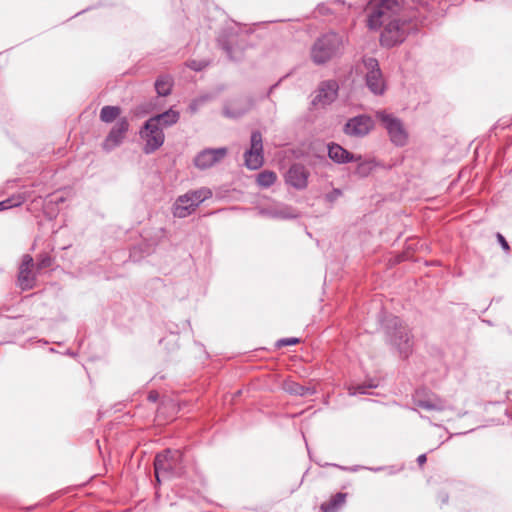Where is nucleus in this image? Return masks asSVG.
Masks as SVG:
<instances>
[{
  "instance_id": "1",
  "label": "nucleus",
  "mask_w": 512,
  "mask_h": 512,
  "mask_svg": "<svg viewBox=\"0 0 512 512\" xmlns=\"http://www.w3.org/2000/svg\"><path fill=\"white\" fill-rule=\"evenodd\" d=\"M398 0H371L367 6L368 26L379 29L382 24L400 18Z\"/></svg>"
},
{
  "instance_id": "2",
  "label": "nucleus",
  "mask_w": 512,
  "mask_h": 512,
  "mask_svg": "<svg viewBox=\"0 0 512 512\" xmlns=\"http://www.w3.org/2000/svg\"><path fill=\"white\" fill-rule=\"evenodd\" d=\"M344 37L327 33L319 37L311 47V58L316 64H323L337 55L344 47Z\"/></svg>"
},
{
  "instance_id": "3",
  "label": "nucleus",
  "mask_w": 512,
  "mask_h": 512,
  "mask_svg": "<svg viewBox=\"0 0 512 512\" xmlns=\"http://www.w3.org/2000/svg\"><path fill=\"white\" fill-rule=\"evenodd\" d=\"M182 453L178 450H167L155 458L154 469L158 483L182 472Z\"/></svg>"
},
{
  "instance_id": "4",
  "label": "nucleus",
  "mask_w": 512,
  "mask_h": 512,
  "mask_svg": "<svg viewBox=\"0 0 512 512\" xmlns=\"http://www.w3.org/2000/svg\"><path fill=\"white\" fill-rule=\"evenodd\" d=\"M211 196L212 191L205 187L189 191L175 200L172 213L175 217L185 218L191 215L202 202Z\"/></svg>"
},
{
  "instance_id": "5",
  "label": "nucleus",
  "mask_w": 512,
  "mask_h": 512,
  "mask_svg": "<svg viewBox=\"0 0 512 512\" xmlns=\"http://www.w3.org/2000/svg\"><path fill=\"white\" fill-rule=\"evenodd\" d=\"M376 119L387 131L391 142L397 146H404L408 142L409 134L403 122L395 115L385 110L376 112Z\"/></svg>"
},
{
  "instance_id": "6",
  "label": "nucleus",
  "mask_w": 512,
  "mask_h": 512,
  "mask_svg": "<svg viewBox=\"0 0 512 512\" xmlns=\"http://www.w3.org/2000/svg\"><path fill=\"white\" fill-rule=\"evenodd\" d=\"M366 85L375 95H382L385 92L386 85L378 61L374 58L363 60Z\"/></svg>"
},
{
  "instance_id": "7",
  "label": "nucleus",
  "mask_w": 512,
  "mask_h": 512,
  "mask_svg": "<svg viewBox=\"0 0 512 512\" xmlns=\"http://www.w3.org/2000/svg\"><path fill=\"white\" fill-rule=\"evenodd\" d=\"M156 119H149L143 129L140 131V136L144 141L143 151L146 154L153 153L159 149L164 143V133L160 126L155 124Z\"/></svg>"
},
{
  "instance_id": "8",
  "label": "nucleus",
  "mask_w": 512,
  "mask_h": 512,
  "mask_svg": "<svg viewBox=\"0 0 512 512\" xmlns=\"http://www.w3.org/2000/svg\"><path fill=\"white\" fill-rule=\"evenodd\" d=\"M380 41L383 46L393 47L404 41L406 37L405 21L402 17L382 24Z\"/></svg>"
},
{
  "instance_id": "9",
  "label": "nucleus",
  "mask_w": 512,
  "mask_h": 512,
  "mask_svg": "<svg viewBox=\"0 0 512 512\" xmlns=\"http://www.w3.org/2000/svg\"><path fill=\"white\" fill-rule=\"evenodd\" d=\"M245 165L251 170L259 169L264 162L262 136L259 132L251 135L250 149L245 152Z\"/></svg>"
},
{
  "instance_id": "10",
  "label": "nucleus",
  "mask_w": 512,
  "mask_h": 512,
  "mask_svg": "<svg viewBox=\"0 0 512 512\" xmlns=\"http://www.w3.org/2000/svg\"><path fill=\"white\" fill-rule=\"evenodd\" d=\"M395 331L391 335V343L398 350L401 357H408L412 351V340L406 327L399 324L397 318L393 319Z\"/></svg>"
},
{
  "instance_id": "11",
  "label": "nucleus",
  "mask_w": 512,
  "mask_h": 512,
  "mask_svg": "<svg viewBox=\"0 0 512 512\" xmlns=\"http://www.w3.org/2000/svg\"><path fill=\"white\" fill-rule=\"evenodd\" d=\"M226 155L227 149L224 147L204 149L195 156L194 165L200 170L209 169L224 159Z\"/></svg>"
},
{
  "instance_id": "12",
  "label": "nucleus",
  "mask_w": 512,
  "mask_h": 512,
  "mask_svg": "<svg viewBox=\"0 0 512 512\" xmlns=\"http://www.w3.org/2000/svg\"><path fill=\"white\" fill-rule=\"evenodd\" d=\"M374 127V122L371 117L360 115L353 117L347 121L344 126L345 134L352 137L366 136Z\"/></svg>"
},
{
  "instance_id": "13",
  "label": "nucleus",
  "mask_w": 512,
  "mask_h": 512,
  "mask_svg": "<svg viewBox=\"0 0 512 512\" xmlns=\"http://www.w3.org/2000/svg\"><path fill=\"white\" fill-rule=\"evenodd\" d=\"M129 123L125 118L118 120L104 140L102 147L111 151L122 144L128 131Z\"/></svg>"
},
{
  "instance_id": "14",
  "label": "nucleus",
  "mask_w": 512,
  "mask_h": 512,
  "mask_svg": "<svg viewBox=\"0 0 512 512\" xmlns=\"http://www.w3.org/2000/svg\"><path fill=\"white\" fill-rule=\"evenodd\" d=\"M338 85L335 81L323 82L312 100L316 107H325L331 104L337 97Z\"/></svg>"
},
{
  "instance_id": "15",
  "label": "nucleus",
  "mask_w": 512,
  "mask_h": 512,
  "mask_svg": "<svg viewBox=\"0 0 512 512\" xmlns=\"http://www.w3.org/2000/svg\"><path fill=\"white\" fill-rule=\"evenodd\" d=\"M33 258L30 255H24L19 269L18 283L21 289H31L35 283V275L32 271Z\"/></svg>"
},
{
  "instance_id": "16",
  "label": "nucleus",
  "mask_w": 512,
  "mask_h": 512,
  "mask_svg": "<svg viewBox=\"0 0 512 512\" xmlns=\"http://www.w3.org/2000/svg\"><path fill=\"white\" fill-rule=\"evenodd\" d=\"M309 173L306 168L302 165H293L287 171L285 179L286 183L293 186L296 189H304L308 183Z\"/></svg>"
},
{
  "instance_id": "17",
  "label": "nucleus",
  "mask_w": 512,
  "mask_h": 512,
  "mask_svg": "<svg viewBox=\"0 0 512 512\" xmlns=\"http://www.w3.org/2000/svg\"><path fill=\"white\" fill-rule=\"evenodd\" d=\"M328 156L336 163L344 164L352 161H359L361 156H355L338 144L328 146Z\"/></svg>"
},
{
  "instance_id": "18",
  "label": "nucleus",
  "mask_w": 512,
  "mask_h": 512,
  "mask_svg": "<svg viewBox=\"0 0 512 512\" xmlns=\"http://www.w3.org/2000/svg\"><path fill=\"white\" fill-rule=\"evenodd\" d=\"M251 106L252 103L248 99H236L225 105L223 114L229 118H237L246 113Z\"/></svg>"
},
{
  "instance_id": "19",
  "label": "nucleus",
  "mask_w": 512,
  "mask_h": 512,
  "mask_svg": "<svg viewBox=\"0 0 512 512\" xmlns=\"http://www.w3.org/2000/svg\"><path fill=\"white\" fill-rule=\"evenodd\" d=\"M150 119H156L155 124L158 126L166 127L175 124L179 119V113L175 110H168L162 114L151 117Z\"/></svg>"
},
{
  "instance_id": "20",
  "label": "nucleus",
  "mask_w": 512,
  "mask_h": 512,
  "mask_svg": "<svg viewBox=\"0 0 512 512\" xmlns=\"http://www.w3.org/2000/svg\"><path fill=\"white\" fill-rule=\"evenodd\" d=\"M417 405L425 410H428V411H431V410L442 411V410H445L448 408V405L446 404V402L437 397L419 401Z\"/></svg>"
},
{
  "instance_id": "21",
  "label": "nucleus",
  "mask_w": 512,
  "mask_h": 512,
  "mask_svg": "<svg viewBox=\"0 0 512 512\" xmlns=\"http://www.w3.org/2000/svg\"><path fill=\"white\" fill-rule=\"evenodd\" d=\"M355 174L361 178L369 176L376 168L377 163L374 160H359L357 161Z\"/></svg>"
},
{
  "instance_id": "22",
  "label": "nucleus",
  "mask_w": 512,
  "mask_h": 512,
  "mask_svg": "<svg viewBox=\"0 0 512 512\" xmlns=\"http://www.w3.org/2000/svg\"><path fill=\"white\" fill-rule=\"evenodd\" d=\"M346 496L347 495L345 493L336 494L328 503L321 505L322 512H335L345 503Z\"/></svg>"
},
{
  "instance_id": "23",
  "label": "nucleus",
  "mask_w": 512,
  "mask_h": 512,
  "mask_svg": "<svg viewBox=\"0 0 512 512\" xmlns=\"http://www.w3.org/2000/svg\"><path fill=\"white\" fill-rule=\"evenodd\" d=\"M172 79L169 76H160L155 82V89L160 96H167L171 92Z\"/></svg>"
},
{
  "instance_id": "24",
  "label": "nucleus",
  "mask_w": 512,
  "mask_h": 512,
  "mask_svg": "<svg viewBox=\"0 0 512 512\" xmlns=\"http://www.w3.org/2000/svg\"><path fill=\"white\" fill-rule=\"evenodd\" d=\"M120 108L116 106H104L100 112V119L103 122H113L120 115Z\"/></svg>"
},
{
  "instance_id": "25",
  "label": "nucleus",
  "mask_w": 512,
  "mask_h": 512,
  "mask_svg": "<svg viewBox=\"0 0 512 512\" xmlns=\"http://www.w3.org/2000/svg\"><path fill=\"white\" fill-rule=\"evenodd\" d=\"M277 179V176L272 171H263L257 176V183L263 188L272 186Z\"/></svg>"
},
{
  "instance_id": "26",
  "label": "nucleus",
  "mask_w": 512,
  "mask_h": 512,
  "mask_svg": "<svg viewBox=\"0 0 512 512\" xmlns=\"http://www.w3.org/2000/svg\"><path fill=\"white\" fill-rule=\"evenodd\" d=\"M25 201V197L23 195H16L9 199L0 202V211L6 210L12 207H17L21 205Z\"/></svg>"
},
{
  "instance_id": "27",
  "label": "nucleus",
  "mask_w": 512,
  "mask_h": 512,
  "mask_svg": "<svg viewBox=\"0 0 512 512\" xmlns=\"http://www.w3.org/2000/svg\"><path fill=\"white\" fill-rule=\"evenodd\" d=\"M272 217H275V218H282V219H286V218H292V217H295L296 214L294 211L288 209V208H281V209H277L275 210L272 214H271Z\"/></svg>"
},
{
  "instance_id": "28",
  "label": "nucleus",
  "mask_w": 512,
  "mask_h": 512,
  "mask_svg": "<svg viewBox=\"0 0 512 512\" xmlns=\"http://www.w3.org/2000/svg\"><path fill=\"white\" fill-rule=\"evenodd\" d=\"M207 100L206 97H200L198 99H195L191 102L189 105V111L190 113H196L199 107Z\"/></svg>"
},
{
  "instance_id": "29",
  "label": "nucleus",
  "mask_w": 512,
  "mask_h": 512,
  "mask_svg": "<svg viewBox=\"0 0 512 512\" xmlns=\"http://www.w3.org/2000/svg\"><path fill=\"white\" fill-rule=\"evenodd\" d=\"M342 195V191L340 189H333L331 192L327 193L325 195V199L328 202H334L338 198H340Z\"/></svg>"
},
{
  "instance_id": "30",
  "label": "nucleus",
  "mask_w": 512,
  "mask_h": 512,
  "mask_svg": "<svg viewBox=\"0 0 512 512\" xmlns=\"http://www.w3.org/2000/svg\"><path fill=\"white\" fill-rule=\"evenodd\" d=\"M289 392L299 395H304L306 389L298 384H292L286 388Z\"/></svg>"
},
{
  "instance_id": "31",
  "label": "nucleus",
  "mask_w": 512,
  "mask_h": 512,
  "mask_svg": "<svg viewBox=\"0 0 512 512\" xmlns=\"http://www.w3.org/2000/svg\"><path fill=\"white\" fill-rule=\"evenodd\" d=\"M289 392L299 395H304L306 389L298 384H292L286 388Z\"/></svg>"
},
{
  "instance_id": "32",
  "label": "nucleus",
  "mask_w": 512,
  "mask_h": 512,
  "mask_svg": "<svg viewBox=\"0 0 512 512\" xmlns=\"http://www.w3.org/2000/svg\"><path fill=\"white\" fill-rule=\"evenodd\" d=\"M299 340L297 338H284L278 341V346H287V345H294L298 343Z\"/></svg>"
},
{
  "instance_id": "33",
  "label": "nucleus",
  "mask_w": 512,
  "mask_h": 512,
  "mask_svg": "<svg viewBox=\"0 0 512 512\" xmlns=\"http://www.w3.org/2000/svg\"><path fill=\"white\" fill-rule=\"evenodd\" d=\"M188 66L195 71H200L206 66V64L204 62L190 61Z\"/></svg>"
},
{
  "instance_id": "34",
  "label": "nucleus",
  "mask_w": 512,
  "mask_h": 512,
  "mask_svg": "<svg viewBox=\"0 0 512 512\" xmlns=\"http://www.w3.org/2000/svg\"><path fill=\"white\" fill-rule=\"evenodd\" d=\"M497 237H498V240H499L501 246L503 247V249L508 250L509 246H508V243L506 242L505 238L501 234H498Z\"/></svg>"
},
{
  "instance_id": "35",
  "label": "nucleus",
  "mask_w": 512,
  "mask_h": 512,
  "mask_svg": "<svg viewBox=\"0 0 512 512\" xmlns=\"http://www.w3.org/2000/svg\"><path fill=\"white\" fill-rule=\"evenodd\" d=\"M356 393L364 394V393H366V391H365V389L363 387H359L358 391L353 390L352 388L349 389V394L350 395H355Z\"/></svg>"
},
{
  "instance_id": "36",
  "label": "nucleus",
  "mask_w": 512,
  "mask_h": 512,
  "mask_svg": "<svg viewBox=\"0 0 512 512\" xmlns=\"http://www.w3.org/2000/svg\"><path fill=\"white\" fill-rule=\"evenodd\" d=\"M426 460L427 458L425 454H421L417 458V462L419 463V465H423L426 462Z\"/></svg>"
},
{
  "instance_id": "37",
  "label": "nucleus",
  "mask_w": 512,
  "mask_h": 512,
  "mask_svg": "<svg viewBox=\"0 0 512 512\" xmlns=\"http://www.w3.org/2000/svg\"><path fill=\"white\" fill-rule=\"evenodd\" d=\"M50 265V259L48 257L44 258L41 263H40V266L41 267H48Z\"/></svg>"
}]
</instances>
